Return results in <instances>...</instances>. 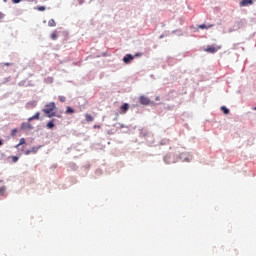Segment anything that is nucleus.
Returning a JSON list of instances; mask_svg holds the SVG:
<instances>
[{
    "instance_id": "18",
    "label": "nucleus",
    "mask_w": 256,
    "mask_h": 256,
    "mask_svg": "<svg viewBox=\"0 0 256 256\" xmlns=\"http://www.w3.org/2000/svg\"><path fill=\"white\" fill-rule=\"evenodd\" d=\"M7 188L5 186L0 187V195H5Z\"/></svg>"
},
{
    "instance_id": "24",
    "label": "nucleus",
    "mask_w": 256,
    "mask_h": 256,
    "mask_svg": "<svg viewBox=\"0 0 256 256\" xmlns=\"http://www.w3.org/2000/svg\"><path fill=\"white\" fill-rule=\"evenodd\" d=\"M182 158H183L185 161H187V162L191 161V157H183V154H182Z\"/></svg>"
},
{
    "instance_id": "21",
    "label": "nucleus",
    "mask_w": 256,
    "mask_h": 256,
    "mask_svg": "<svg viewBox=\"0 0 256 256\" xmlns=\"http://www.w3.org/2000/svg\"><path fill=\"white\" fill-rule=\"evenodd\" d=\"M19 161V157L17 156H12V162L17 163Z\"/></svg>"
},
{
    "instance_id": "20",
    "label": "nucleus",
    "mask_w": 256,
    "mask_h": 256,
    "mask_svg": "<svg viewBox=\"0 0 256 256\" xmlns=\"http://www.w3.org/2000/svg\"><path fill=\"white\" fill-rule=\"evenodd\" d=\"M58 100H59L61 103H65L66 98H65V96H59V97H58Z\"/></svg>"
},
{
    "instance_id": "23",
    "label": "nucleus",
    "mask_w": 256,
    "mask_h": 256,
    "mask_svg": "<svg viewBox=\"0 0 256 256\" xmlns=\"http://www.w3.org/2000/svg\"><path fill=\"white\" fill-rule=\"evenodd\" d=\"M134 57H143V53L139 52L134 55Z\"/></svg>"
},
{
    "instance_id": "30",
    "label": "nucleus",
    "mask_w": 256,
    "mask_h": 256,
    "mask_svg": "<svg viewBox=\"0 0 256 256\" xmlns=\"http://www.w3.org/2000/svg\"><path fill=\"white\" fill-rule=\"evenodd\" d=\"M4 65H6V67H9L10 65H13L12 63H4Z\"/></svg>"
},
{
    "instance_id": "9",
    "label": "nucleus",
    "mask_w": 256,
    "mask_h": 256,
    "mask_svg": "<svg viewBox=\"0 0 256 256\" xmlns=\"http://www.w3.org/2000/svg\"><path fill=\"white\" fill-rule=\"evenodd\" d=\"M85 119L87 123H91L92 121H94V118L93 116H91V114H85Z\"/></svg>"
},
{
    "instance_id": "8",
    "label": "nucleus",
    "mask_w": 256,
    "mask_h": 256,
    "mask_svg": "<svg viewBox=\"0 0 256 256\" xmlns=\"http://www.w3.org/2000/svg\"><path fill=\"white\" fill-rule=\"evenodd\" d=\"M41 115V113L37 112L35 115H33L32 117H30L28 119V121H34L35 119L36 120H39V116Z\"/></svg>"
},
{
    "instance_id": "32",
    "label": "nucleus",
    "mask_w": 256,
    "mask_h": 256,
    "mask_svg": "<svg viewBox=\"0 0 256 256\" xmlns=\"http://www.w3.org/2000/svg\"><path fill=\"white\" fill-rule=\"evenodd\" d=\"M0 145H3V141L2 140H0Z\"/></svg>"
},
{
    "instance_id": "12",
    "label": "nucleus",
    "mask_w": 256,
    "mask_h": 256,
    "mask_svg": "<svg viewBox=\"0 0 256 256\" xmlns=\"http://www.w3.org/2000/svg\"><path fill=\"white\" fill-rule=\"evenodd\" d=\"M39 149H41V146H38V147H32L30 149L31 153H33L34 155L37 154V151H39Z\"/></svg>"
},
{
    "instance_id": "19",
    "label": "nucleus",
    "mask_w": 256,
    "mask_h": 256,
    "mask_svg": "<svg viewBox=\"0 0 256 256\" xmlns=\"http://www.w3.org/2000/svg\"><path fill=\"white\" fill-rule=\"evenodd\" d=\"M17 128H14V129H12V131H11V137H15V135H17Z\"/></svg>"
},
{
    "instance_id": "10",
    "label": "nucleus",
    "mask_w": 256,
    "mask_h": 256,
    "mask_svg": "<svg viewBox=\"0 0 256 256\" xmlns=\"http://www.w3.org/2000/svg\"><path fill=\"white\" fill-rule=\"evenodd\" d=\"M56 25H57V23L55 22L54 19H50V20L48 21V26H49V27H56Z\"/></svg>"
},
{
    "instance_id": "13",
    "label": "nucleus",
    "mask_w": 256,
    "mask_h": 256,
    "mask_svg": "<svg viewBox=\"0 0 256 256\" xmlns=\"http://www.w3.org/2000/svg\"><path fill=\"white\" fill-rule=\"evenodd\" d=\"M47 127H48V129H53V127H55V122L53 120L49 121L47 123Z\"/></svg>"
},
{
    "instance_id": "5",
    "label": "nucleus",
    "mask_w": 256,
    "mask_h": 256,
    "mask_svg": "<svg viewBox=\"0 0 256 256\" xmlns=\"http://www.w3.org/2000/svg\"><path fill=\"white\" fill-rule=\"evenodd\" d=\"M133 59H135V57L131 54H126L123 58V62L128 64L129 62L133 61Z\"/></svg>"
},
{
    "instance_id": "27",
    "label": "nucleus",
    "mask_w": 256,
    "mask_h": 256,
    "mask_svg": "<svg viewBox=\"0 0 256 256\" xmlns=\"http://www.w3.org/2000/svg\"><path fill=\"white\" fill-rule=\"evenodd\" d=\"M79 5H83L85 3V0H78Z\"/></svg>"
},
{
    "instance_id": "3",
    "label": "nucleus",
    "mask_w": 256,
    "mask_h": 256,
    "mask_svg": "<svg viewBox=\"0 0 256 256\" xmlns=\"http://www.w3.org/2000/svg\"><path fill=\"white\" fill-rule=\"evenodd\" d=\"M139 103L141 105H149L151 103V100L147 98V96H140L139 97Z\"/></svg>"
},
{
    "instance_id": "14",
    "label": "nucleus",
    "mask_w": 256,
    "mask_h": 256,
    "mask_svg": "<svg viewBox=\"0 0 256 256\" xmlns=\"http://www.w3.org/2000/svg\"><path fill=\"white\" fill-rule=\"evenodd\" d=\"M71 113H75V110H73V108L67 106V107H66V114L69 115V114H71Z\"/></svg>"
},
{
    "instance_id": "11",
    "label": "nucleus",
    "mask_w": 256,
    "mask_h": 256,
    "mask_svg": "<svg viewBox=\"0 0 256 256\" xmlns=\"http://www.w3.org/2000/svg\"><path fill=\"white\" fill-rule=\"evenodd\" d=\"M211 27H213V25H205V24H202V25H199L198 26V29H211Z\"/></svg>"
},
{
    "instance_id": "31",
    "label": "nucleus",
    "mask_w": 256,
    "mask_h": 256,
    "mask_svg": "<svg viewBox=\"0 0 256 256\" xmlns=\"http://www.w3.org/2000/svg\"><path fill=\"white\" fill-rule=\"evenodd\" d=\"M21 128H22V129H25V124H22V125H21Z\"/></svg>"
},
{
    "instance_id": "2",
    "label": "nucleus",
    "mask_w": 256,
    "mask_h": 256,
    "mask_svg": "<svg viewBox=\"0 0 256 256\" xmlns=\"http://www.w3.org/2000/svg\"><path fill=\"white\" fill-rule=\"evenodd\" d=\"M221 49V46H213V45H209L207 48H204L205 53H217V51H219Z\"/></svg>"
},
{
    "instance_id": "28",
    "label": "nucleus",
    "mask_w": 256,
    "mask_h": 256,
    "mask_svg": "<svg viewBox=\"0 0 256 256\" xmlns=\"http://www.w3.org/2000/svg\"><path fill=\"white\" fill-rule=\"evenodd\" d=\"M94 129H101L100 125H94Z\"/></svg>"
},
{
    "instance_id": "17",
    "label": "nucleus",
    "mask_w": 256,
    "mask_h": 256,
    "mask_svg": "<svg viewBox=\"0 0 256 256\" xmlns=\"http://www.w3.org/2000/svg\"><path fill=\"white\" fill-rule=\"evenodd\" d=\"M21 145H25V138H21L19 144L16 146V148L21 147Z\"/></svg>"
},
{
    "instance_id": "7",
    "label": "nucleus",
    "mask_w": 256,
    "mask_h": 256,
    "mask_svg": "<svg viewBox=\"0 0 256 256\" xmlns=\"http://www.w3.org/2000/svg\"><path fill=\"white\" fill-rule=\"evenodd\" d=\"M27 109H34V107H37V102L36 101H30L26 105Z\"/></svg>"
},
{
    "instance_id": "15",
    "label": "nucleus",
    "mask_w": 256,
    "mask_h": 256,
    "mask_svg": "<svg viewBox=\"0 0 256 256\" xmlns=\"http://www.w3.org/2000/svg\"><path fill=\"white\" fill-rule=\"evenodd\" d=\"M221 111H223L224 115H229V109L227 107L222 106Z\"/></svg>"
},
{
    "instance_id": "33",
    "label": "nucleus",
    "mask_w": 256,
    "mask_h": 256,
    "mask_svg": "<svg viewBox=\"0 0 256 256\" xmlns=\"http://www.w3.org/2000/svg\"><path fill=\"white\" fill-rule=\"evenodd\" d=\"M254 109L256 110V107Z\"/></svg>"
},
{
    "instance_id": "22",
    "label": "nucleus",
    "mask_w": 256,
    "mask_h": 256,
    "mask_svg": "<svg viewBox=\"0 0 256 256\" xmlns=\"http://www.w3.org/2000/svg\"><path fill=\"white\" fill-rule=\"evenodd\" d=\"M45 6H38L37 11H45Z\"/></svg>"
},
{
    "instance_id": "6",
    "label": "nucleus",
    "mask_w": 256,
    "mask_h": 256,
    "mask_svg": "<svg viewBox=\"0 0 256 256\" xmlns=\"http://www.w3.org/2000/svg\"><path fill=\"white\" fill-rule=\"evenodd\" d=\"M248 5H253V0H241L240 7H248Z\"/></svg>"
},
{
    "instance_id": "4",
    "label": "nucleus",
    "mask_w": 256,
    "mask_h": 256,
    "mask_svg": "<svg viewBox=\"0 0 256 256\" xmlns=\"http://www.w3.org/2000/svg\"><path fill=\"white\" fill-rule=\"evenodd\" d=\"M129 111V104L124 103L121 107H120V113L121 115H125V113H127Z\"/></svg>"
},
{
    "instance_id": "26",
    "label": "nucleus",
    "mask_w": 256,
    "mask_h": 256,
    "mask_svg": "<svg viewBox=\"0 0 256 256\" xmlns=\"http://www.w3.org/2000/svg\"><path fill=\"white\" fill-rule=\"evenodd\" d=\"M12 3L14 4L21 3V0H12Z\"/></svg>"
},
{
    "instance_id": "16",
    "label": "nucleus",
    "mask_w": 256,
    "mask_h": 256,
    "mask_svg": "<svg viewBox=\"0 0 256 256\" xmlns=\"http://www.w3.org/2000/svg\"><path fill=\"white\" fill-rule=\"evenodd\" d=\"M50 38L55 41L57 40V31H54L51 35H50Z\"/></svg>"
},
{
    "instance_id": "1",
    "label": "nucleus",
    "mask_w": 256,
    "mask_h": 256,
    "mask_svg": "<svg viewBox=\"0 0 256 256\" xmlns=\"http://www.w3.org/2000/svg\"><path fill=\"white\" fill-rule=\"evenodd\" d=\"M42 111H43V113H45L47 115V117L49 119H51V117H55L56 114H55V112H53V111H55L54 102L47 104Z\"/></svg>"
},
{
    "instance_id": "25",
    "label": "nucleus",
    "mask_w": 256,
    "mask_h": 256,
    "mask_svg": "<svg viewBox=\"0 0 256 256\" xmlns=\"http://www.w3.org/2000/svg\"><path fill=\"white\" fill-rule=\"evenodd\" d=\"M24 155H31V149H30V150H26V151L24 152Z\"/></svg>"
},
{
    "instance_id": "29",
    "label": "nucleus",
    "mask_w": 256,
    "mask_h": 256,
    "mask_svg": "<svg viewBox=\"0 0 256 256\" xmlns=\"http://www.w3.org/2000/svg\"><path fill=\"white\" fill-rule=\"evenodd\" d=\"M3 17H5V14H3L2 12H0V19H3Z\"/></svg>"
}]
</instances>
